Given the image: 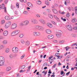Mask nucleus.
I'll return each mask as SVG.
<instances>
[{
	"label": "nucleus",
	"mask_w": 77,
	"mask_h": 77,
	"mask_svg": "<svg viewBox=\"0 0 77 77\" xmlns=\"http://www.w3.org/2000/svg\"><path fill=\"white\" fill-rule=\"evenodd\" d=\"M5 63V58L3 57H0V66L4 65Z\"/></svg>",
	"instance_id": "obj_1"
},
{
	"label": "nucleus",
	"mask_w": 77,
	"mask_h": 77,
	"mask_svg": "<svg viewBox=\"0 0 77 77\" xmlns=\"http://www.w3.org/2000/svg\"><path fill=\"white\" fill-rule=\"evenodd\" d=\"M12 51L14 53H17L18 51V49L17 47H14L12 49Z\"/></svg>",
	"instance_id": "obj_2"
},
{
	"label": "nucleus",
	"mask_w": 77,
	"mask_h": 77,
	"mask_svg": "<svg viewBox=\"0 0 77 77\" xmlns=\"http://www.w3.org/2000/svg\"><path fill=\"white\" fill-rule=\"evenodd\" d=\"M11 22H7L5 25V29H8V28L9 27V26H11Z\"/></svg>",
	"instance_id": "obj_3"
},
{
	"label": "nucleus",
	"mask_w": 77,
	"mask_h": 77,
	"mask_svg": "<svg viewBox=\"0 0 77 77\" xmlns=\"http://www.w3.org/2000/svg\"><path fill=\"white\" fill-rule=\"evenodd\" d=\"M17 26V24L13 23L11 25V29H16Z\"/></svg>",
	"instance_id": "obj_4"
},
{
	"label": "nucleus",
	"mask_w": 77,
	"mask_h": 77,
	"mask_svg": "<svg viewBox=\"0 0 77 77\" xmlns=\"http://www.w3.org/2000/svg\"><path fill=\"white\" fill-rule=\"evenodd\" d=\"M61 33H62V31H59L56 34V36L57 38H60L61 36Z\"/></svg>",
	"instance_id": "obj_5"
},
{
	"label": "nucleus",
	"mask_w": 77,
	"mask_h": 77,
	"mask_svg": "<svg viewBox=\"0 0 77 77\" xmlns=\"http://www.w3.org/2000/svg\"><path fill=\"white\" fill-rule=\"evenodd\" d=\"M36 28L38 30H44V28L40 26H36Z\"/></svg>",
	"instance_id": "obj_6"
},
{
	"label": "nucleus",
	"mask_w": 77,
	"mask_h": 77,
	"mask_svg": "<svg viewBox=\"0 0 77 77\" xmlns=\"http://www.w3.org/2000/svg\"><path fill=\"white\" fill-rule=\"evenodd\" d=\"M66 28L68 29L69 30L71 31L72 30V27L70 25H67L66 26Z\"/></svg>",
	"instance_id": "obj_7"
},
{
	"label": "nucleus",
	"mask_w": 77,
	"mask_h": 77,
	"mask_svg": "<svg viewBox=\"0 0 77 77\" xmlns=\"http://www.w3.org/2000/svg\"><path fill=\"white\" fill-rule=\"evenodd\" d=\"M8 35V31H5L3 33V35L4 36H6Z\"/></svg>",
	"instance_id": "obj_8"
},
{
	"label": "nucleus",
	"mask_w": 77,
	"mask_h": 77,
	"mask_svg": "<svg viewBox=\"0 0 77 77\" xmlns=\"http://www.w3.org/2000/svg\"><path fill=\"white\" fill-rule=\"evenodd\" d=\"M32 23L33 24H38V21L35 19H32Z\"/></svg>",
	"instance_id": "obj_9"
},
{
	"label": "nucleus",
	"mask_w": 77,
	"mask_h": 77,
	"mask_svg": "<svg viewBox=\"0 0 77 77\" xmlns=\"http://www.w3.org/2000/svg\"><path fill=\"white\" fill-rule=\"evenodd\" d=\"M23 23H24V26H27L29 23V22L28 20H25L23 21Z\"/></svg>",
	"instance_id": "obj_10"
},
{
	"label": "nucleus",
	"mask_w": 77,
	"mask_h": 77,
	"mask_svg": "<svg viewBox=\"0 0 77 77\" xmlns=\"http://www.w3.org/2000/svg\"><path fill=\"white\" fill-rule=\"evenodd\" d=\"M46 33L48 34H51L52 33V32L50 29H46Z\"/></svg>",
	"instance_id": "obj_11"
},
{
	"label": "nucleus",
	"mask_w": 77,
	"mask_h": 77,
	"mask_svg": "<svg viewBox=\"0 0 77 77\" xmlns=\"http://www.w3.org/2000/svg\"><path fill=\"white\" fill-rule=\"evenodd\" d=\"M39 21L41 23H42V24H45V22L44 20L42 19H40L39 20Z\"/></svg>",
	"instance_id": "obj_12"
},
{
	"label": "nucleus",
	"mask_w": 77,
	"mask_h": 77,
	"mask_svg": "<svg viewBox=\"0 0 77 77\" xmlns=\"http://www.w3.org/2000/svg\"><path fill=\"white\" fill-rule=\"evenodd\" d=\"M5 19L6 20L9 21L11 20V17L8 16H6L5 17Z\"/></svg>",
	"instance_id": "obj_13"
},
{
	"label": "nucleus",
	"mask_w": 77,
	"mask_h": 77,
	"mask_svg": "<svg viewBox=\"0 0 77 77\" xmlns=\"http://www.w3.org/2000/svg\"><path fill=\"white\" fill-rule=\"evenodd\" d=\"M14 32L15 33V34H16V35H17L18 34H19L20 33V31L19 30H16L14 31Z\"/></svg>",
	"instance_id": "obj_14"
},
{
	"label": "nucleus",
	"mask_w": 77,
	"mask_h": 77,
	"mask_svg": "<svg viewBox=\"0 0 77 77\" xmlns=\"http://www.w3.org/2000/svg\"><path fill=\"white\" fill-rule=\"evenodd\" d=\"M54 38V36L53 35H49L48 36V39H53Z\"/></svg>",
	"instance_id": "obj_15"
},
{
	"label": "nucleus",
	"mask_w": 77,
	"mask_h": 77,
	"mask_svg": "<svg viewBox=\"0 0 77 77\" xmlns=\"http://www.w3.org/2000/svg\"><path fill=\"white\" fill-rule=\"evenodd\" d=\"M27 5L30 8H32V7H33V5H32V4L30 2H28L27 3Z\"/></svg>",
	"instance_id": "obj_16"
},
{
	"label": "nucleus",
	"mask_w": 77,
	"mask_h": 77,
	"mask_svg": "<svg viewBox=\"0 0 77 77\" xmlns=\"http://www.w3.org/2000/svg\"><path fill=\"white\" fill-rule=\"evenodd\" d=\"M76 21H77V20H76V18H75L74 17L72 19V23H76Z\"/></svg>",
	"instance_id": "obj_17"
},
{
	"label": "nucleus",
	"mask_w": 77,
	"mask_h": 77,
	"mask_svg": "<svg viewBox=\"0 0 77 77\" xmlns=\"http://www.w3.org/2000/svg\"><path fill=\"white\" fill-rule=\"evenodd\" d=\"M47 26L48 27H49L50 28H51L53 26L52 25H51V23H49L47 24Z\"/></svg>",
	"instance_id": "obj_18"
},
{
	"label": "nucleus",
	"mask_w": 77,
	"mask_h": 77,
	"mask_svg": "<svg viewBox=\"0 0 77 77\" xmlns=\"http://www.w3.org/2000/svg\"><path fill=\"white\" fill-rule=\"evenodd\" d=\"M25 45L27 46H29V45H30V43L28 41L26 42L25 43Z\"/></svg>",
	"instance_id": "obj_19"
},
{
	"label": "nucleus",
	"mask_w": 77,
	"mask_h": 77,
	"mask_svg": "<svg viewBox=\"0 0 77 77\" xmlns=\"http://www.w3.org/2000/svg\"><path fill=\"white\" fill-rule=\"evenodd\" d=\"M53 11L54 14H57V11L55 9H53Z\"/></svg>",
	"instance_id": "obj_20"
},
{
	"label": "nucleus",
	"mask_w": 77,
	"mask_h": 77,
	"mask_svg": "<svg viewBox=\"0 0 77 77\" xmlns=\"http://www.w3.org/2000/svg\"><path fill=\"white\" fill-rule=\"evenodd\" d=\"M5 23V20H1V24H3Z\"/></svg>",
	"instance_id": "obj_21"
},
{
	"label": "nucleus",
	"mask_w": 77,
	"mask_h": 77,
	"mask_svg": "<svg viewBox=\"0 0 77 77\" xmlns=\"http://www.w3.org/2000/svg\"><path fill=\"white\" fill-rule=\"evenodd\" d=\"M11 36H12L16 35L15 34V31H14L13 32L11 33Z\"/></svg>",
	"instance_id": "obj_22"
},
{
	"label": "nucleus",
	"mask_w": 77,
	"mask_h": 77,
	"mask_svg": "<svg viewBox=\"0 0 77 77\" xmlns=\"http://www.w3.org/2000/svg\"><path fill=\"white\" fill-rule=\"evenodd\" d=\"M2 8L3 9H4L5 12H6V8L5 6H3V7H2Z\"/></svg>",
	"instance_id": "obj_23"
},
{
	"label": "nucleus",
	"mask_w": 77,
	"mask_h": 77,
	"mask_svg": "<svg viewBox=\"0 0 77 77\" xmlns=\"http://www.w3.org/2000/svg\"><path fill=\"white\" fill-rule=\"evenodd\" d=\"M11 67H8L6 69V71H9L11 70Z\"/></svg>",
	"instance_id": "obj_24"
},
{
	"label": "nucleus",
	"mask_w": 77,
	"mask_h": 77,
	"mask_svg": "<svg viewBox=\"0 0 77 77\" xmlns=\"http://www.w3.org/2000/svg\"><path fill=\"white\" fill-rule=\"evenodd\" d=\"M4 44H7L8 43V41L6 40H4L2 42Z\"/></svg>",
	"instance_id": "obj_25"
},
{
	"label": "nucleus",
	"mask_w": 77,
	"mask_h": 77,
	"mask_svg": "<svg viewBox=\"0 0 77 77\" xmlns=\"http://www.w3.org/2000/svg\"><path fill=\"white\" fill-rule=\"evenodd\" d=\"M5 47L3 45H0V50H2V49L4 48Z\"/></svg>",
	"instance_id": "obj_26"
},
{
	"label": "nucleus",
	"mask_w": 77,
	"mask_h": 77,
	"mask_svg": "<svg viewBox=\"0 0 77 77\" xmlns=\"http://www.w3.org/2000/svg\"><path fill=\"white\" fill-rule=\"evenodd\" d=\"M37 3L38 5H41V2L39 0H38L37 1Z\"/></svg>",
	"instance_id": "obj_27"
},
{
	"label": "nucleus",
	"mask_w": 77,
	"mask_h": 77,
	"mask_svg": "<svg viewBox=\"0 0 77 77\" xmlns=\"http://www.w3.org/2000/svg\"><path fill=\"white\" fill-rule=\"evenodd\" d=\"M64 48L66 49V51H68V50L70 48H69L68 46H67Z\"/></svg>",
	"instance_id": "obj_28"
},
{
	"label": "nucleus",
	"mask_w": 77,
	"mask_h": 77,
	"mask_svg": "<svg viewBox=\"0 0 77 77\" xmlns=\"http://www.w3.org/2000/svg\"><path fill=\"white\" fill-rule=\"evenodd\" d=\"M48 16L49 18H53V15H52V14H49Z\"/></svg>",
	"instance_id": "obj_29"
},
{
	"label": "nucleus",
	"mask_w": 77,
	"mask_h": 77,
	"mask_svg": "<svg viewBox=\"0 0 77 77\" xmlns=\"http://www.w3.org/2000/svg\"><path fill=\"white\" fill-rule=\"evenodd\" d=\"M37 35V32H34L33 33V35L35 36H36Z\"/></svg>",
	"instance_id": "obj_30"
},
{
	"label": "nucleus",
	"mask_w": 77,
	"mask_h": 77,
	"mask_svg": "<svg viewBox=\"0 0 77 77\" xmlns=\"http://www.w3.org/2000/svg\"><path fill=\"white\" fill-rule=\"evenodd\" d=\"M21 43L22 44H24L25 43V42H24V40H21Z\"/></svg>",
	"instance_id": "obj_31"
},
{
	"label": "nucleus",
	"mask_w": 77,
	"mask_h": 77,
	"mask_svg": "<svg viewBox=\"0 0 77 77\" xmlns=\"http://www.w3.org/2000/svg\"><path fill=\"white\" fill-rule=\"evenodd\" d=\"M59 54H60L58 53H57L55 54V56H56L57 57H58L59 56Z\"/></svg>",
	"instance_id": "obj_32"
},
{
	"label": "nucleus",
	"mask_w": 77,
	"mask_h": 77,
	"mask_svg": "<svg viewBox=\"0 0 77 77\" xmlns=\"http://www.w3.org/2000/svg\"><path fill=\"white\" fill-rule=\"evenodd\" d=\"M46 11H47V12H48V13H50L51 12V11L50 10V9H47Z\"/></svg>",
	"instance_id": "obj_33"
},
{
	"label": "nucleus",
	"mask_w": 77,
	"mask_h": 77,
	"mask_svg": "<svg viewBox=\"0 0 77 77\" xmlns=\"http://www.w3.org/2000/svg\"><path fill=\"white\" fill-rule=\"evenodd\" d=\"M66 17H69V16H70V14H69V12H68L66 15Z\"/></svg>",
	"instance_id": "obj_34"
},
{
	"label": "nucleus",
	"mask_w": 77,
	"mask_h": 77,
	"mask_svg": "<svg viewBox=\"0 0 77 77\" xmlns=\"http://www.w3.org/2000/svg\"><path fill=\"white\" fill-rule=\"evenodd\" d=\"M16 6L17 8H19V3H17L16 4Z\"/></svg>",
	"instance_id": "obj_35"
},
{
	"label": "nucleus",
	"mask_w": 77,
	"mask_h": 77,
	"mask_svg": "<svg viewBox=\"0 0 77 77\" xmlns=\"http://www.w3.org/2000/svg\"><path fill=\"white\" fill-rule=\"evenodd\" d=\"M9 51V49L7 48L6 49L5 52L6 53H8Z\"/></svg>",
	"instance_id": "obj_36"
},
{
	"label": "nucleus",
	"mask_w": 77,
	"mask_h": 77,
	"mask_svg": "<svg viewBox=\"0 0 77 77\" xmlns=\"http://www.w3.org/2000/svg\"><path fill=\"white\" fill-rule=\"evenodd\" d=\"M23 14H24L25 15H27L28 14V12H27V11H24L23 12Z\"/></svg>",
	"instance_id": "obj_37"
},
{
	"label": "nucleus",
	"mask_w": 77,
	"mask_h": 77,
	"mask_svg": "<svg viewBox=\"0 0 77 77\" xmlns=\"http://www.w3.org/2000/svg\"><path fill=\"white\" fill-rule=\"evenodd\" d=\"M25 65H23L21 66V67H20L21 69H24V68H25Z\"/></svg>",
	"instance_id": "obj_38"
},
{
	"label": "nucleus",
	"mask_w": 77,
	"mask_h": 77,
	"mask_svg": "<svg viewBox=\"0 0 77 77\" xmlns=\"http://www.w3.org/2000/svg\"><path fill=\"white\" fill-rule=\"evenodd\" d=\"M20 26H24V24L23 23V22H22V23H20Z\"/></svg>",
	"instance_id": "obj_39"
},
{
	"label": "nucleus",
	"mask_w": 77,
	"mask_h": 77,
	"mask_svg": "<svg viewBox=\"0 0 77 77\" xmlns=\"http://www.w3.org/2000/svg\"><path fill=\"white\" fill-rule=\"evenodd\" d=\"M64 43V41L63 40H61L59 42L60 44H63Z\"/></svg>",
	"instance_id": "obj_40"
},
{
	"label": "nucleus",
	"mask_w": 77,
	"mask_h": 77,
	"mask_svg": "<svg viewBox=\"0 0 77 77\" xmlns=\"http://www.w3.org/2000/svg\"><path fill=\"white\" fill-rule=\"evenodd\" d=\"M19 37L21 38H23V35L22 34H20L19 35Z\"/></svg>",
	"instance_id": "obj_41"
},
{
	"label": "nucleus",
	"mask_w": 77,
	"mask_h": 77,
	"mask_svg": "<svg viewBox=\"0 0 77 77\" xmlns=\"http://www.w3.org/2000/svg\"><path fill=\"white\" fill-rule=\"evenodd\" d=\"M71 36L73 37H75V36H76V35L74 34H73L71 35Z\"/></svg>",
	"instance_id": "obj_42"
},
{
	"label": "nucleus",
	"mask_w": 77,
	"mask_h": 77,
	"mask_svg": "<svg viewBox=\"0 0 77 77\" xmlns=\"http://www.w3.org/2000/svg\"><path fill=\"white\" fill-rule=\"evenodd\" d=\"M25 56V54H23L21 57V59H23L24 58V57Z\"/></svg>",
	"instance_id": "obj_43"
},
{
	"label": "nucleus",
	"mask_w": 77,
	"mask_h": 77,
	"mask_svg": "<svg viewBox=\"0 0 77 77\" xmlns=\"http://www.w3.org/2000/svg\"><path fill=\"white\" fill-rule=\"evenodd\" d=\"M45 3H46V5H47V6H49V5H50V2H45Z\"/></svg>",
	"instance_id": "obj_44"
},
{
	"label": "nucleus",
	"mask_w": 77,
	"mask_h": 77,
	"mask_svg": "<svg viewBox=\"0 0 77 77\" xmlns=\"http://www.w3.org/2000/svg\"><path fill=\"white\" fill-rule=\"evenodd\" d=\"M10 58H13L14 57V56H13V55L12 54H11L10 55Z\"/></svg>",
	"instance_id": "obj_45"
},
{
	"label": "nucleus",
	"mask_w": 77,
	"mask_h": 77,
	"mask_svg": "<svg viewBox=\"0 0 77 77\" xmlns=\"http://www.w3.org/2000/svg\"><path fill=\"white\" fill-rule=\"evenodd\" d=\"M11 8L12 9H13L14 8H15V6H14V5H11Z\"/></svg>",
	"instance_id": "obj_46"
},
{
	"label": "nucleus",
	"mask_w": 77,
	"mask_h": 77,
	"mask_svg": "<svg viewBox=\"0 0 77 77\" xmlns=\"http://www.w3.org/2000/svg\"><path fill=\"white\" fill-rule=\"evenodd\" d=\"M30 68H31V66H29L28 67V69L27 70V71H29Z\"/></svg>",
	"instance_id": "obj_47"
},
{
	"label": "nucleus",
	"mask_w": 77,
	"mask_h": 77,
	"mask_svg": "<svg viewBox=\"0 0 77 77\" xmlns=\"http://www.w3.org/2000/svg\"><path fill=\"white\" fill-rule=\"evenodd\" d=\"M8 2V0H5L4 1V2L5 3V4H7V3Z\"/></svg>",
	"instance_id": "obj_48"
},
{
	"label": "nucleus",
	"mask_w": 77,
	"mask_h": 77,
	"mask_svg": "<svg viewBox=\"0 0 77 77\" xmlns=\"http://www.w3.org/2000/svg\"><path fill=\"white\" fill-rule=\"evenodd\" d=\"M59 13L60 14H65V13L64 12H60Z\"/></svg>",
	"instance_id": "obj_49"
},
{
	"label": "nucleus",
	"mask_w": 77,
	"mask_h": 77,
	"mask_svg": "<svg viewBox=\"0 0 77 77\" xmlns=\"http://www.w3.org/2000/svg\"><path fill=\"white\" fill-rule=\"evenodd\" d=\"M58 57V59H61V58L62 57V56H58V57Z\"/></svg>",
	"instance_id": "obj_50"
},
{
	"label": "nucleus",
	"mask_w": 77,
	"mask_h": 77,
	"mask_svg": "<svg viewBox=\"0 0 77 77\" xmlns=\"http://www.w3.org/2000/svg\"><path fill=\"white\" fill-rule=\"evenodd\" d=\"M70 73V72H68L66 73V75L67 76H68V75H69V74Z\"/></svg>",
	"instance_id": "obj_51"
},
{
	"label": "nucleus",
	"mask_w": 77,
	"mask_h": 77,
	"mask_svg": "<svg viewBox=\"0 0 77 77\" xmlns=\"http://www.w3.org/2000/svg\"><path fill=\"white\" fill-rule=\"evenodd\" d=\"M61 20H62L63 21H66V19L65 18L63 19V17H61Z\"/></svg>",
	"instance_id": "obj_52"
},
{
	"label": "nucleus",
	"mask_w": 77,
	"mask_h": 77,
	"mask_svg": "<svg viewBox=\"0 0 77 77\" xmlns=\"http://www.w3.org/2000/svg\"><path fill=\"white\" fill-rule=\"evenodd\" d=\"M57 42V40H53V42Z\"/></svg>",
	"instance_id": "obj_53"
},
{
	"label": "nucleus",
	"mask_w": 77,
	"mask_h": 77,
	"mask_svg": "<svg viewBox=\"0 0 77 77\" xmlns=\"http://www.w3.org/2000/svg\"><path fill=\"white\" fill-rule=\"evenodd\" d=\"M48 74H51V69H49L48 72Z\"/></svg>",
	"instance_id": "obj_54"
},
{
	"label": "nucleus",
	"mask_w": 77,
	"mask_h": 77,
	"mask_svg": "<svg viewBox=\"0 0 77 77\" xmlns=\"http://www.w3.org/2000/svg\"><path fill=\"white\" fill-rule=\"evenodd\" d=\"M56 64H54V66H52V68H55V67H56Z\"/></svg>",
	"instance_id": "obj_55"
},
{
	"label": "nucleus",
	"mask_w": 77,
	"mask_h": 77,
	"mask_svg": "<svg viewBox=\"0 0 77 77\" xmlns=\"http://www.w3.org/2000/svg\"><path fill=\"white\" fill-rule=\"evenodd\" d=\"M38 77H42V75L41 74H39L38 75Z\"/></svg>",
	"instance_id": "obj_56"
},
{
	"label": "nucleus",
	"mask_w": 77,
	"mask_h": 77,
	"mask_svg": "<svg viewBox=\"0 0 77 77\" xmlns=\"http://www.w3.org/2000/svg\"><path fill=\"white\" fill-rule=\"evenodd\" d=\"M40 35V33L37 32V36H39Z\"/></svg>",
	"instance_id": "obj_57"
},
{
	"label": "nucleus",
	"mask_w": 77,
	"mask_h": 77,
	"mask_svg": "<svg viewBox=\"0 0 77 77\" xmlns=\"http://www.w3.org/2000/svg\"><path fill=\"white\" fill-rule=\"evenodd\" d=\"M53 57V56H51L50 57H49V60H50V59H51V58Z\"/></svg>",
	"instance_id": "obj_58"
},
{
	"label": "nucleus",
	"mask_w": 77,
	"mask_h": 77,
	"mask_svg": "<svg viewBox=\"0 0 77 77\" xmlns=\"http://www.w3.org/2000/svg\"><path fill=\"white\" fill-rule=\"evenodd\" d=\"M36 16L38 18H39V17H40V16L38 14H36Z\"/></svg>",
	"instance_id": "obj_59"
},
{
	"label": "nucleus",
	"mask_w": 77,
	"mask_h": 77,
	"mask_svg": "<svg viewBox=\"0 0 77 77\" xmlns=\"http://www.w3.org/2000/svg\"><path fill=\"white\" fill-rule=\"evenodd\" d=\"M49 62H53V59H50L49 60Z\"/></svg>",
	"instance_id": "obj_60"
},
{
	"label": "nucleus",
	"mask_w": 77,
	"mask_h": 77,
	"mask_svg": "<svg viewBox=\"0 0 77 77\" xmlns=\"http://www.w3.org/2000/svg\"><path fill=\"white\" fill-rule=\"evenodd\" d=\"M64 72H63V71H62L61 72V75H62V74H63Z\"/></svg>",
	"instance_id": "obj_61"
},
{
	"label": "nucleus",
	"mask_w": 77,
	"mask_h": 77,
	"mask_svg": "<svg viewBox=\"0 0 77 77\" xmlns=\"http://www.w3.org/2000/svg\"><path fill=\"white\" fill-rule=\"evenodd\" d=\"M75 11H77V7H76L75 8Z\"/></svg>",
	"instance_id": "obj_62"
},
{
	"label": "nucleus",
	"mask_w": 77,
	"mask_h": 77,
	"mask_svg": "<svg viewBox=\"0 0 77 77\" xmlns=\"http://www.w3.org/2000/svg\"><path fill=\"white\" fill-rule=\"evenodd\" d=\"M74 30H77V26H76L73 28Z\"/></svg>",
	"instance_id": "obj_63"
},
{
	"label": "nucleus",
	"mask_w": 77,
	"mask_h": 77,
	"mask_svg": "<svg viewBox=\"0 0 77 77\" xmlns=\"http://www.w3.org/2000/svg\"><path fill=\"white\" fill-rule=\"evenodd\" d=\"M19 75H20V74L19 73L17 74V77H19L20 76Z\"/></svg>",
	"instance_id": "obj_64"
}]
</instances>
